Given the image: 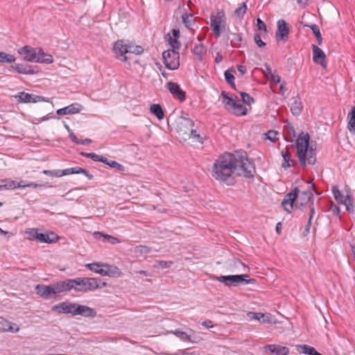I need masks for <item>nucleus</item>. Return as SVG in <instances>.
Segmentation results:
<instances>
[{
    "label": "nucleus",
    "instance_id": "ea45409f",
    "mask_svg": "<svg viewBox=\"0 0 355 355\" xmlns=\"http://www.w3.org/2000/svg\"><path fill=\"white\" fill-rule=\"evenodd\" d=\"M231 45L233 47H239L243 40L242 35L240 33H232Z\"/></svg>",
    "mask_w": 355,
    "mask_h": 355
},
{
    "label": "nucleus",
    "instance_id": "5701e85b",
    "mask_svg": "<svg viewBox=\"0 0 355 355\" xmlns=\"http://www.w3.org/2000/svg\"><path fill=\"white\" fill-rule=\"evenodd\" d=\"M94 237L97 240H102L104 242H107L113 245L120 243V240L118 238L101 232H95L94 233Z\"/></svg>",
    "mask_w": 355,
    "mask_h": 355
},
{
    "label": "nucleus",
    "instance_id": "9b49d317",
    "mask_svg": "<svg viewBox=\"0 0 355 355\" xmlns=\"http://www.w3.org/2000/svg\"><path fill=\"white\" fill-rule=\"evenodd\" d=\"M113 51L118 58H121L123 62L128 60V56L125 55L128 53V44H125L124 40H119L114 45Z\"/></svg>",
    "mask_w": 355,
    "mask_h": 355
},
{
    "label": "nucleus",
    "instance_id": "680f3d73",
    "mask_svg": "<svg viewBox=\"0 0 355 355\" xmlns=\"http://www.w3.org/2000/svg\"><path fill=\"white\" fill-rule=\"evenodd\" d=\"M230 264L234 265L236 267H239L241 266H245L244 263L241 260H239L238 259H233L231 261Z\"/></svg>",
    "mask_w": 355,
    "mask_h": 355
},
{
    "label": "nucleus",
    "instance_id": "1a4fd4ad",
    "mask_svg": "<svg viewBox=\"0 0 355 355\" xmlns=\"http://www.w3.org/2000/svg\"><path fill=\"white\" fill-rule=\"evenodd\" d=\"M277 31L275 33V39L277 42H286L288 38L289 27L288 24L284 19H279L277 22Z\"/></svg>",
    "mask_w": 355,
    "mask_h": 355
},
{
    "label": "nucleus",
    "instance_id": "338daca9",
    "mask_svg": "<svg viewBox=\"0 0 355 355\" xmlns=\"http://www.w3.org/2000/svg\"><path fill=\"white\" fill-rule=\"evenodd\" d=\"M71 140L76 144H80V139H78L73 132H69Z\"/></svg>",
    "mask_w": 355,
    "mask_h": 355
},
{
    "label": "nucleus",
    "instance_id": "774afa93",
    "mask_svg": "<svg viewBox=\"0 0 355 355\" xmlns=\"http://www.w3.org/2000/svg\"><path fill=\"white\" fill-rule=\"evenodd\" d=\"M202 325L206 328H211L214 327L212 321L209 320L202 322Z\"/></svg>",
    "mask_w": 355,
    "mask_h": 355
},
{
    "label": "nucleus",
    "instance_id": "a211bd4d",
    "mask_svg": "<svg viewBox=\"0 0 355 355\" xmlns=\"http://www.w3.org/2000/svg\"><path fill=\"white\" fill-rule=\"evenodd\" d=\"M103 271H101L102 276H108L111 277H121L123 273L120 270V269L115 266L109 265L107 263H103Z\"/></svg>",
    "mask_w": 355,
    "mask_h": 355
},
{
    "label": "nucleus",
    "instance_id": "e2e57ef3",
    "mask_svg": "<svg viewBox=\"0 0 355 355\" xmlns=\"http://www.w3.org/2000/svg\"><path fill=\"white\" fill-rule=\"evenodd\" d=\"M46 184H37L35 182H30L26 184V187H31L33 189L42 188L44 187Z\"/></svg>",
    "mask_w": 355,
    "mask_h": 355
},
{
    "label": "nucleus",
    "instance_id": "c9c22d12",
    "mask_svg": "<svg viewBox=\"0 0 355 355\" xmlns=\"http://www.w3.org/2000/svg\"><path fill=\"white\" fill-rule=\"evenodd\" d=\"M192 51H193V54L198 57V59L200 61H202V55L206 53L207 48L202 44H199L195 45Z\"/></svg>",
    "mask_w": 355,
    "mask_h": 355
},
{
    "label": "nucleus",
    "instance_id": "cd10ccee",
    "mask_svg": "<svg viewBox=\"0 0 355 355\" xmlns=\"http://www.w3.org/2000/svg\"><path fill=\"white\" fill-rule=\"evenodd\" d=\"M281 155L283 157V162L282 163V168L286 169L294 166L295 161L291 159V153L287 148L282 150L281 151Z\"/></svg>",
    "mask_w": 355,
    "mask_h": 355
},
{
    "label": "nucleus",
    "instance_id": "2f4dec72",
    "mask_svg": "<svg viewBox=\"0 0 355 355\" xmlns=\"http://www.w3.org/2000/svg\"><path fill=\"white\" fill-rule=\"evenodd\" d=\"M150 112L155 115L159 120L164 118V111L159 104H153L150 107Z\"/></svg>",
    "mask_w": 355,
    "mask_h": 355
},
{
    "label": "nucleus",
    "instance_id": "aec40b11",
    "mask_svg": "<svg viewBox=\"0 0 355 355\" xmlns=\"http://www.w3.org/2000/svg\"><path fill=\"white\" fill-rule=\"evenodd\" d=\"M78 315L86 318H94L96 315V311L88 306L77 304L76 315Z\"/></svg>",
    "mask_w": 355,
    "mask_h": 355
},
{
    "label": "nucleus",
    "instance_id": "09e8293b",
    "mask_svg": "<svg viewBox=\"0 0 355 355\" xmlns=\"http://www.w3.org/2000/svg\"><path fill=\"white\" fill-rule=\"evenodd\" d=\"M168 42L171 45V49L170 50H174L178 51L180 48V43L178 40H173L171 37H169Z\"/></svg>",
    "mask_w": 355,
    "mask_h": 355
},
{
    "label": "nucleus",
    "instance_id": "39448f33",
    "mask_svg": "<svg viewBox=\"0 0 355 355\" xmlns=\"http://www.w3.org/2000/svg\"><path fill=\"white\" fill-rule=\"evenodd\" d=\"M226 26V17L223 10H217L216 13L210 16V27L216 37H219L225 31Z\"/></svg>",
    "mask_w": 355,
    "mask_h": 355
},
{
    "label": "nucleus",
    "instance_id": "603ef678",
    "mask_svg": "<svg viewBox=\"0 0 355 355\" xmlns=\"http://www.w3.org/2000/svg\"><path fill=\"white\" fill-rule=\"evenodd\" d=\"M254 40L256 44L260 48L264 47L266 46V43L263 42L261 40V36L260 33H254Z\"/></svg>",
    "mask_w": 355,
    "mask_h": 355
},
{
    "label": "nucleus",
    "instance_id": "a19ab883",
    "mask_svg": "<svg viewBox=\"0 0 355 355\" xmlns=\"http://www.w3.org/2000/svg\"><path fill=\"white\" fill-rule=\"evenodd\" d=\"M15 61L14 55L5 52H0V62L12 63Z\"/></svg>",
    "mask_w": 355,
    "mask_h": 355
},
{
    "label": "nucleus",
    "instance_id": "20e7f679",
    "mask_svg": "<svg viewBox=\"0 0 355 355\" xmlns=\"http://www.w3.org/2000/svg\"><path fill=\"white\" fill-rule=\"evenodd\" d=\"M222 103L225 108L236 116H244L247 114L248 110L239 101L237 96H230L228 93L223 91L220 94Z\"/></svg>",
    "mask_w": 355,
    "mask_h": 355
},
{
    "label": "nucleus",
    "instance_id": "e433bc0d",
    "mask_svg": "<svg viewBox=\"0 0 355 355\" xmlns=\"http://www.w3.org/2000/svg\"><path fill=\"white\" fill-rule=\"evenodd\" d=\"M80 155L83 157L91 158L92 159H93L95 162H102L106 161V157H105L102 155H97L94 153H87L81 152Z\"/></svg>",
    "mask_w": 355,
    "mask_h": 355
},
{
    "label": "nucleus",
    "instance_id": "0eeeda50",
    "mask_svg": "<svg viewBox=\"0 0 355 355\" xmlns=\"http://www.w3.org/2000/svg\"><path fill=\"white\" fill-rule=\"evenodd\" d=\"M162 58L166 67L175 70L180 66V53L174 50H166L162 53Z\"/></svg>",
    "mask_w": 355,
    "mask_h": 355
},
{
    "label": "nucleus",
    "instance_id": "f3484780",
    "mask_svg": "<svg viewBox=\"0 0 355 355\" xmlns=\"http://www.w3.org/2000/svg\"><path fill=\"white\" fill-rule=\"evenodd\" d=\"M37 293L44 299H50L53 295H55V291L53 287V284L46 285H37L35 288Z\"/></svg>",
    "mask_w": 355,
    "mask_h": 355
},
{
    "label": "nucleus",
    "instance_id": "79ce46f5",
    "mask_svg": "<svg viewBox=\"0 0 355 355\" xmlns=\"http://www.w3.org/2000/svg\"><path fill=\"white\" fill-rule=\"evenodd\" d=\"M310 27L317 39L318 44L320 45L322 44V38L318 26L316 24H313Z\"/></svg>",
    "mask_w": 355,
    "mask_h": 355
},
{
    "label": "nucleus",
    "instance_id": "a878e982",
    "mask_svg": "<svg viewBox=\"0 0 355 355\" xmlns=\"http://www.w3.org/2000/svg\"><path fill=\"white\" fill-rule=\"evenodd\" d=\"M291 101V111L294 116H299L303 108L301 98L299 96H295Z\"/></svg>",
    "mask_w": 355,
    "mask_h": 355
},
{
    "label": "nucleus",
    "instance_id": "6e6552de",
    "mask_svg": "<svg viewBox=\"0 0 355 355\" xmlns=\"http://www.w3.org/2000/svg\"><path fill=\"white\" fill-rule=\"evenodd\" d=\"M332 193L335 200L340 204L344 205L347 211L353 212V198L350 191H347L346 195L344 196L338 189V187L334 186L332 187Z\"/></svg>",
    "mask_w": 355,
    "mask_h": 355
},
{
    "label": "nucleus",
    "instance_id": "13d9d810",
    "mask_svg": "<svg viewBox=\"0 0 355 355\" xmlns=\"http://www.w3.org/2000/svg\"><path fill=\"white\" fill-rule=\"evenodd\" d=\"M157 266L164 269L171 267L173 264V262L171 261H157Z\"/></svg>",
    "mask_w": 355,
    "mask_h": 355
},
{
    "label": "nucleus",
    "instance_id": "3c124183",
    "mask_svg": "<svg viewBox=\"0 0 355 355\" xmlns=\"http://www.w3.org/2000/svg\"><path fill=\"white\" fill-rule=\"evenodd\" d=\"M80 167H73V168H65L64 170V175H71V174H79L80 173Z\"/></svg>",
    "mask_w": 355,
    "mask_h": 355
},
{
    "label": "nucleus",
    "instance_id": "423d86ee",
    "mask_svg": "<svg viewBox=\"0 0 355 355\" xmlns=\"http://www.w3.org/2000/svg\"><path fill=\"white\" fill-rule=\"evenodd\" d=\"M295 206L299 207L302 211H305L306 209H309V213H311L313 209L314 214V196L313 193L309 190H306L302 191L300 194L298 193Z\"/></svg>",
    "mask_w": 355,
    "mask_h": 355
},
{
    "label": "nucleus",
    "instance_id": "ddd939ff",
    "mask_svg": "<svg viewBox=\"0 0 355 355\" xmlns=\"http://www.w3.org/2000/svg\"><path fill=\"white\" fill-rule=\"evenodd\" d=\"M76 303L65 302L54 306L52 309L60 313H70L73 315H76Z\"/></svg>",
    "mask_w": 355,
    "mask_h": 355
},
{
    "label": "nucleus",
    "instance_id": "4468645a",
    "mask_svg": "<svg viewBox=\"0 0 355 355\" xmlns=\"http://www.w3.org/2000/svg\"><path fill=\"white\" fill-rule=\"evenodd\" d=\"M194 123L189 118L182 117L178 123V131L180 135L186 136L191 132V128H193Z\"/></svg>",
    "mask_w": 355,
    "mask_h": 355
},
{
    "label": "nucleus",
    "instance_id": "2eb2a0df",
    "mask_svg": "<svg viewBox=\"0 0 355 355\" xmlns=\"http://www.w3.org/2000/svg\"><path fill=\"white\" fill-rule=\"evenodd\" d=\"M256 280L250 279L248 275H230V286H237L239 284H254Z\"/></svg>",
    "mask_w": 355,
    "mask_h": 355
},
{
    "label": "nucleus",
    "instance_id": "4d7b16f0",
    "mask_svg": "<svg viewBox=\"0 0 355 355\" xmlns=\"http://www.w3.org/2000/svg\"><path fill=\"white\" fill-rule=\"evenodd\" d=\"M277 132L275 130H269L266 134V139L271 141H275L277 139Z\"/></svg>",
    "mask_w": 355,
    "mask_h": 355
},
{
    "label": "nucleus",
    "instance_id": "a18cd8bd",
    "mask_svg": "<svg viewBox=\"0 0 355 355\" xmlns=\"http://www.w3.org/2000/svg\"><path fill=\"white\" fill-rule=\"evenodd\" d=\"M144 51V49L141 46H135L128 44V53L139 55Z\"/></svg>",
    "mask_w": 355,
    "mask_h": 355
},
{
    "label": "nucleus",
    "instance_id": "393cba45",
    "mask_svg": "<svg viewBox=\"0 0 355 355\" xmlns=\"http://www.w3.org/2000/svg\"><path fill=\"white\" fill-rule=\"evenodd\" d=\"M35 235L36 240L41 243H52L56 242L58 240V237L53 232L46 234L40 233V234Z\"/></svg>",
    "mask_w": 355,
    "mask_h": 355
},
{
    "label": "nucleus",
    "instance_id": "f03ea898",
    "mask_svg": "<svg viewBox=\"0 0 355 355\" xmlns=\"http://www.w3.org/2000/svg\"><path fill=\"white\" fill-rule=\"evenodd\" d=\"M309 135L301 132L296 140L297 155L302 166L306 163L313 165L316 162L315 144L309 143Z\"/></svg>",
    "mask_w": 355,
    "mask_h": 355
},
{
    "label": "nucleus",
    "instance_id": "49530a36",
    "mask_svg": "<svg viewBox=\"0 0 355 355\" xmlns=\"http://www.w3.org/2000/svg\"><path fill=\"white\" fill-rule=\"evenodd\" d=\"M102 162L110 166V167L115 168L121 171L123 168V166L121 164L114 160H109L107 158L105 162Z\"/></svg>",
    "mask_w": 355,
    "mask_h": 355
},
{
    "label": "nucleus",
    "instance_id": "72a5a7b5",
    "mask_svg": "<svg viewBox=\"0 0 355 355\" xmlns=\"http://www.w3.org/2000/svg\"><path fill=\"white\" fill-rule=\"evenodd\" d=\"M235 73V69L233 68L229 69L225 71V78L227 83L230 85V86L236 89V85L234 84V73Z\"/></svg>",
    "mask_w": 355,
    "mask_h": 355
},
{
    "label": "nucleus",
    "instance_id": "052dcab7",
    "mask_svg": "<svg viewBox=\"0 0 355 355\" xmlns=\"http://www.w3.org/2000/svg\"><path fill=\"white\" fill-rule=\"evenodd\" d=\"M309 220L307 222V224L305 226V228H304V233L306 234L309 232V230H310V227H311V222H312V219H313V211L312 210L311 213H309Z\"/></svg>",
    "mask_w": 355,
    "mask_h": 355
},
{
    "label": "nucleus",
    "instance_id": "0e129e2a",
    "mask_svg": "<svg viewBox=\"0 0 355 355\" xmlns=\"http://www.w3.org/2000/svg\"><path fill=\"white\" fill-rule=\"evenodd\" d=\"M64 175V170H53V177L60 178Z\"/></svg>",
    "mask_w": 355,
    "mask_h": 355
},
{
    "label": "nucleus",
    "instance_id": "7c9ffc66",
    "mask_svg": "<svg viewBox=\"0 0 355 355\" xmlns=\"http://www.w3.org/2000/svg\"><path fill=\"white\" fill-rule=\"evenodd\" d=\"M12 67L17 71L19 73L21 74H33L34 71L31 69V67L28 65H24L21 64H15L12 65Z\"/></svg>",
    "mask_w": 355,
    "mask_h": 355
},
{
    "label": "nucleus",
    "instance_id": "de8ad7c7",
    "mask_svg": "<svg viewBox=\"0 0 355 355\" xmlns=\"http://www.w3.org/2000/svg\"><path fill=\"white\" fill-rule=\"evenodd\" d=\"M211 279L220 283H224L227 286H230V275L214 276Z\"/></svg>",
    "mask_w": 355,
    "mask_h": 355
},
{
    "label": "nucleus",
    "instance_id": "c756f323",
    "mask_svg": "<svg viewBox=\"0 0 355 355\" xmlns=\"http://www.w3.org/2000/svg\"><path fill=\"white\" fill-rule=\"evenodd\" d=\"M347 128L349 131L355 135V106H354L352 110L347 114Z\"/></svg>",
    "mask_w": 355,
    "mask_h": 355
},
{
    "label": "nucleus",
    "instance_id": "7ed1b4c3",
    "mask_svg": "<svg viewBox=\"0 0 355 355\" xmlns=\"http://www.w3.org/2000/svg\"><path fill=\"white\" fill-rule=\"evenodd\" d=\"M18 53L24 56V59L31 62L51 64L53 61L51 55L46 54L41 48H33L24 46L18 49Z\"/></svg>",
    "mask_w": 355,
    "mask_h": 355
},
{
    "label": "nucleus",
    "instance_id": "473e14b6",
    "mask_svg": "<svg viewBox=\"0 0 355 355\" xmlns=\"http://www.w3.org/2000/svg\"><path fill=\"white\" fill-rule=\"evenodd\" d=\"M15 98L18 103H31L33 101V95L24 92H19Z\"/></svg>",
    "mask_w": 355,
    "mask_h": 355
},
{
    "label": "nucleus",
    "instance_id": "37998d69",
    "mask_svg": "<svg viewBox=\"0 0 355 355\" xmlns=\"http://www.w3.org/2000/svg\"><path fill=\"white\" fill-rule=\"evenodd\" d=\"M246 10L247 5L246 3L244 2L241 6L234 10V15L239 18H243L244 14L246 12Z\"/></svg>",
    "mask_w": 355,
    "mask_h": 355
},
{
    "label": "nucleus",
    "instance_id": "f257e3e1",
    "mask_svg": "<svg viewBox=\"0 0 355 355\" xmlns=\"http://www.w3.org/2000/svg\"><path fill=\"white\" fill-rule=\"evenodd\" d=\"M247 178H253L255 173L254 164L245 155H236L230 153H224L219 155L213 164L212 177L228 186L235 184L233 174Z\"/></svg>",
    "mask_w": 355,
    "mask_h": 355
},
{
    "label": "nucleus",
    "instance_id": "bf43d9fd",
    "mask_svg": "<svg viewBox=\"0 0 355 355\" xmlns=\"http://www.w3.org/2000/svg\"><path fill=\"white\" fill-rule=\"evenodd\" d=\"M257 26L259 31H263L265 33L267 32V28L265 23L260 19H257Z\"/></svg>",
    "mask_w": 355,
    "mask_h": 355
},
{
    "label": "nucleus",
    "instance_id": "864d4df0",
    "mask_svg": "<svg viewBox=\"0 0 355 355\" xmlns=\"http://www.w3.org/2000/svg\"><path fill=\"white\" fill-rule=\"evenodd\" d=\"M186 136H188L189 138H193L199 142H202L200 135L197 133V131L194 130L193 128H191V132H189Z\"/></svg>",
    "mask_w": 355,
    "mask_h": 355
},
{
    "label": "nucleus",
    "instance_id": "6e6d98bb",
    "mask_svg": "<svg viewBox=\"0 0 355 355\" xmlns=\"http://www.w3.org/2000/svg\"><path fill=\"white\" fill-rule=\"evenodd\" d=\"M247 315L250 319L257 320H260L264 316V315L261 313H255L252 311L248 312Z\"/></svg>",
    "mask_w": 355,
    "mask_h": 355
},
{
    "label": "nucleus",
    "instance_id": "dca6fc26",
    "mask_svg": "<svg viewBox=\"0 0 355 355\" xmlns=\"http://www.w3.org/2000/svg\"><path fill=\"white\" fill-rule=\"evenodd\" d=\"M85 284V292L89 291H94L98 288L106 286L105 282H101L99 279L83 277Z\"/></svg>",
    "mask_w": 355,
    "mask_h": 355
},
{
    "label": "nucleus",
    "instance_id": "4be33fe9",
    "mask_svg": "<svg viewBox=\"0 0 355 355\" xmlns=\"http://www.w3.org/2000/svg\"><path fill=\"white\" fill-rule=\"evenodd\" d=\"M53 284L55 295L71 291L70 279L55 282Z\"/></svg>",
    "mask_w": 355,
    "mask_h": 355
},
{
    "label": "nucleus",
    "instance_id": "6ab92c4d",
    "mask_svg": "<svg viewBox=\"0 0 355 355\" xmlns=\"http://www.w3.org/2000/svg\"><path fill=\"white\" fill-rule=\"evenodd\" d=\"M81 109L82 105L75 103L63 108L58 109L56 112L58 115L73 114L80 112Z\"/></svg>",
    "mask_w": 355,
    "mask_h": 355
},
{
    "label": "nucleus",
    "instance_id": "b1692460",
    "mask_svg": "<svg viewBox=\"0 0 355 355\" xmlns=\"http://www.w3.org/2000/svg\"><path fill=\"white\" fill-rule=\"evenodd\" d=\"M265 349L274 355H287L289 353L288 347L278 345H266Z\"/></svg>",
    "mask_w": 355,
    "mask_h": 355
},
{
    "label": "nucleus",
    "instance_id": "9d476101",
    "mask_svg": "<svg viewBox=\"0 0 355 355\" xmlns=\"http://www.w3.org/2000/svg\"><path fill=\"white\" fill-rule=\"evenodd\" d=\"M299 193L297 187H295L291 192L288 193L282 202V205L284 210L291 213L293 208L294 203L296 202Z\"/></svg>",
    "mask_w": 355,
    "mask_h": 355
},
{
    "label": "nucleus",
    "instance_id": "bb28decb",
    "mask_svg": "<svg viewBox=\"0 0 355 355\" xmlns=\"http://www.w3.org/2000/svg\"><path fill=\"white\" fill-rule=\"evenodd\" d=\"M182 21L188 30L194 31L193 26L196 24V20L192 14H189L185 10L182 14Z\"/></svg>",
    "mask_w": 355,
    "mask_h": 355
},
{
    "label": "nucleus",
    "instance_id": "f8f14e48",
    "mask_svg": "<svg viewBox=\"0 0 355 355\" xmlns=\"http://www.w3.org/2000/svg\"><path fill=\"white\" fill-rule=\"evenodd\" d=\"M166 87L175 98L178 99L181 102L185 100L186 93L180 88L178 83L168 82Z\"/></svg>",
    "mask_w": 355,
    "mask_h": 355
},
{
    "label": "nucleus",
    "instance_id": "412c9836",
    "mask_svg": "<svg viewBox=\"0 0 355 355\" xmlns=\"http://www.w3.org/2000/svg\"><path fill=\"white\" fill-rule=\"evenodd\" d=\"M313 48V60L315 63H319L322 66L324 67L326 64L325 62V54L323 51L315 44L312 45Z\"/></svg>",
    "mask_w": 355,
    "mask_h": 355
},
{
    "label": "nucleus",
    "instance_id": "69168bd1",
    "mask_svg": "<svg viewBox=\"0 0 355 355\" xmlns=\"http://www.w3.org/2000/svg\"><path fill=\"white\" fill-rule=\"evenodd\" d=\"M80 173L84 174L89 180H92L94 178V175L92 174L89 173L88 172V171H87L85 168H81Z\"/></svg>",
    "mask_w": 355,
    "mask_h": 355
},
{
    "label": "nucleus",
    "instance_id": "c85d7f7f",
    "mask_svg": "<svg viewBox=\"0 0 355 355\" xmlns=\"http://www.w3.org/2000/svg\"><path fill=\"white\" fill-rule=\"evenodd\" d=\"M83 277H78L76 279H70L71 290L74 289L78 292H85V288Z\"/></svg>",
    "mask_w": 355,
    "mask_h": 355
},
{
    "label": "nucleus",
    "instance_id": "8fccbe9b",
    "mask_svg": "<svg viewBox=\"0 0 355 355\" xmlns=\"http://www.w3.org/2000/svg\"><path fill=\"white\" fill-rule=\"evenodd\" d=\"M15 189V181L10 180L4 184H0V191L2 190H9Z\"/></svg>",
    "mask_w": 355,
    "mask_h": 355
},
{
    "label": "nucleus",
    "instance_id": "f704fd0d",
    "mask_svg": "<svg viewBox=\"0 0 355 355\" xmlns=\"http://www.w3.org/2000/svg\"><path fill=\"white\" fill-rule=\"evenodd\" d=\"M297 351L300 354L313 355L315 349L308 345H298L296 346Z\"/></svg>",
    "mask_w": 355,
    "mask_h": 355
},
{
    "label": "nucleus",
    "instance_id": "58836bf2",
    "mask_svg": "<svg viewBox=\"0 0 355 355\" xmlns=\"http://www.w3.org/2000/svg\"><path fill=\"white\" fill-rule=\"evenodd\" d=\"M174 335L178 337L182 341H187L191 343H194L195 341L191 338V336L188 335L186 332L175 330L173 331Z\"/></svg>",
    "mask_w": 355,
    "mask_h": 355
},
{
    "label": "nucleus",
    "instance_id": "c03bdc74",
    "mask_svg": "<svg viewBox=\"0 0 355 355\" xmlns=\"http://www.w3.org/2000/svg\"><path fill=\"white\" fill-rule=\"evenodd\" d=\"M240 94L241 96L242 101L245 104L250 105L254 102V98L249 94L244 92H241Z\"/></svg>",
    "mask_w": 355,
    "mask_h": 355
},
{
    "label": "nucleus",
    "instance_id": "4c0bfd02",
    "mask_svg": "<svg viewBox=\"0 0 355 355\" xmlns=\"http://www.w3.org/2000/svg\"><path fill=\"white\" fill-rule=\"evenodd\" d=\"M103 263H92L86 264V267L90 270L98 273L101 275V271H103Z\"/></svg>",
    "mask_w": 355,
    "mask_h": 355
},
{
    "label": "nucleus",
    "instance_id": "5fc2aeb1",
    "mask_svg": "<svg viewBox=\"0 0 355 355\" xmlns=\"http://www.w3.org/2000/svg\"><path fill=\"white\" fill-rule=\"evenodd\" d=\"M150 251V248L146 245H138L136 246L135 249V252L138 254H146Z\"/></svg>",
    "mask_w": 355,
    "mask_h": 355
}]
</instances>
